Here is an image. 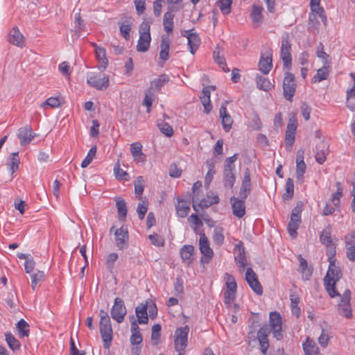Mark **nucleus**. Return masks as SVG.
Masks as SVG:
<instances>
[{
    "label": "nucleus",
    "mask_w": 355,
    "mask_h": 355,
    "mask_svg": "<svg viewBox=\"0 0 355 355\" xmlns=\"http://www.w3.org/2000/svg\"><path fill=\"white\" fill-rule=\"evenodd\" d=\"M343 276V272L340 268L334 264V300L337 302V311L339 315L350 318L352 315L350 304L351 291L346 288L343 293L336 288V282Z\"/></svg>",
    "instance_id": "nucleus-1"
},
{
    "label": "nucleus",
    "mask_w": 355,
    "mask_h": 355,
    "mask_svg": "<svg viewBox=\"0 0 355 355\" xmlns=\"http://www.w3.org/2000/svg\"><path fill=\"white\" fill-rule=\"evenodd\" d=\"M303 204L302 202H298L293 209L291 214L290 220L288 224L287 230L292 238L296 237L297 230L301 223V214L302 211Z\"/></svg>",
    "instance_id": "nucleus-2"
},
{
    "label": "nucleus",
    "mask_w": 355,
    "mask_h": 355,
    "mask_svg": "<svg viewBox=\"0 0 355 355\" xmlns=\"http://www.w3.org/2000/svg\"><path fill=\"white\" fill-rule=\"evenodd\" d=\"M291 43L288 33H285L282 36V44L280 56L282 60L284 67L287 69L291 68L292 56H291Z\"/></svg>",
    "instance_id": "nucleus-3"
},
{
    "label": "nucleus",
    "mask_w": 355,
    "mask_h": 355,
    "mask_svg": "<svg viewBox=\"0 0 355 355\" xmlns=\"http://www.w3.org/2000/svg\"><path fill=\"white\" fill-rule=\"evenodd\" d=\"M199 249L202 254L200 261L209 263L214 257V252L209 246V242L204 232L200 234Z\"/></svg>",
    "instance_id": "nucleus-4"
},
{
    "label": "nucleus",
    "mask_w": 355,
    "mask_h": 355,
    "mask_svg": "<svg viewBox=\"0 0 355 355\" xmlns=\"http://www.w3.org/2000/svg\"><path fill=\"white\" fill-rule=\"evenodd\" d=\"M283 91L284 98L291 102L296 91V81L294 75L289 72L285 73L283 80Z\"/></svg>",
    "instance_id": "nucleus-5"
},
{
    "label": "nucleus",
    "mask_w": 355,
    "mask_h": 355,
    "mask_svg": "<svg viewBox=\"0 0 355 355\" xmlns=\"http://www.w3.org/2000/svg\"><path fill=\"white\" fill-rule=\"evenodd\" d=\"M189 328L187 325L178 328L175 331V346L178 352H184L187 346Z\"/></svg>",
    "instance_id": "nucleus-6"
},
{
    "label": "nucleus",
    "mask_w": 355,
    "mask_h": 355,
    "mask_svg": "<svg viewBox=\"0 0 355 355\" xmlns=\"http://www.w3.org/2000/svg\"><path fill=\"white\" fill-rule=\"evenodd\" d=\"M126 313L127 310L123 300L119 297H116L110 311L113 320L118 323H121L124 320Z\"/></svg>",
    "instance_id": "nucleus-7"
},
{
    "label": "nucleus",
    "mask_w": 355,
    "mask_h": 355,
    "mask_svg": "<svg viewBox=\"0 0 355 355\" xmlns=\"http://www.w3.org/2000/svg\"><path fill=\"white\" fill-rule=\"evenodd\" d=\"M87 83L98 90H103L109 86V77L105 73L92 74L87 76Z\"/></svg>",
    "instance_id": "nucleus-8"
},
{
    "label": "nucleus",
    "mask_w": 355,
    "mask_h": 355,
    "mask_svg": "<svg viewBox=\"0 0 355 355\" xmlns=\"http://www.w3.org/2000/svg\"><path fill=\"white\" fill-rule=\"evenodd\" d=\"M327 254L329 264L327 272L324 277V285L330 297L333 298V254L329 248Z\"/></svg>",
    "instance_id": "nucleus-9"
},
{
    "label": "nucleus",
    "mask_w": 355,
    "mask_h": 355,
    "mask_svg": "<svg viewBox=\"0 0 355 355\" xmlns=\"http://www.w3.org/2000/svg\"><path fill=\"white\" fill-rule=\"evenodd\" d=\"M270 327L274 337L278 340L282 339V317L278 312L274 311L270 313Z\"/></svg>",
    "instance_id": "nucleus-10"
},
{
    "label": "nucleus",
    "mask_w": 355,
    "mask_h": 355,
    "mask_svg": "<svg viewBox=\"0 0 355 355\" xmlns=\"http://www.w3.org/2000/svg\"><path fill=\"white\" fill-rule=\"evenodd\" d=\"M245 280L248 282L252 290L258 295H261L263 293V288L260 284L257 274L251 268H248L245 272Z\"/></svg>",
    "instance_id": "nucleus-11"
},
{
    "label": "nucleus",
    "mask_w": 355,
    "mask_h": 355,
    "mask_svg": "<svg viewBox=\"0 0 355 355\" xmlns=\"http://www.w3.org/2000/svg\"><path fill=\"white\" fill-rule=\"evenodd\" d=\"M193 29L184 31L182 33V36L187 38V44L189 51L192 54H194L198 49L200 44V39L196 33L193 32Z\"/></svg>",
    "instance_id": "nucleus-12"
},
{
    "label": "nucleus",
    "mask_w": 355,
    "mask_h": 355,
    "mask_svg": "<svg viewBox=\"0 0 355 355\" xmlns=\"http://www.w3.org/2000/svg\"><path fill=\"white\" fill-rule=\"evenodd\" d=\"M245 200L238 198L234 196L230 198V203L232 209V214L239 218H242L245 214Z\"/></svg>",
    "instance_id": "nucleus-13"
},
{
    "label": "nucleus",
    "mask_w": 355,
    "mask_h": 355,
    "mask_svg": "<svg viewBox=\"0 0 355 355\" xmlns=\"http://www.w3.org/2000/svg\"><path fill=\"white\" fill-rule=\"evenodd\" d=\"M227 102L225 101L222 103L219 109V116L222 120V125L225 132H229L232 128V125L233 123V119L230 114H228L227 111Z\"/></svg>",
    "instance_id": "nucleus-14"
},
{
    "label": "nucleus",
    "mask_w": 355,
    "mask_h": 355,
    "mask_svg": "<svg viewBox=\"0 0 355 355\" xmlns=\"http://www.w3.org/2000/svg\"><path fill=\"white\" fill-rule=\"evenodd\" d=\"M251 191L250 171L249 168H245L241 187L239 191V196L243 200H245Z\"/></svg>",
    "instance_id": "nucleus-15"
},
{
    "label": "nucleus",
    "mask_w": 355,
    "mask_h": 355,
    "mask_svg": "<svg viewBox=\"0 0 355 355\" xmlns=\"http://www.w3.org/2000/svg\"><path fill=\"white\" fill-rule=\"evenodd\" d=\"M114 235L115 243L119 249L123 250L126 248L129 237L127 228L121 227L119 229H116Z\"/></svg>",
    "instance_id": "nucleus-16"
},
{
    "label": "nucleus",
    "mask_w": 355,
    "mask_h": 355,
    "mask_svg": "<svg viewBox=\"0 0 355 355\" xmlns=\"http://www.w3.org/2000/svg\"><path fill=\"white\" fill-rule=\"evenodd\" d=\"M17 136L20 140L21 145L24 146L28 144L35 135L33 133L31 127L26 125L18 130Z\"/></svg>",
    "instance_id": "nucleus-17"
},
{
    "label": "nucleus",
    "mask_w": 355,
    "mask_h": 355,
    "mask_svg": "<svg viewBox=\"0 0 355 355\" xmlns=\"http://www.w3.org/2000/svg\"><path fill=\"white\" fill-rule=\"evenodd\" d=\"M269 331L267 327H262L259 329L257 333V338L260 345L261 352L266 354L269 347V343L268 340V336Z\"/></svg>",
    "instance_id": "nucleus-18"
},
{
    "label": "nucleus",
    "mask_w": 355,
    "mask_h": 355,
    "mask_svg": "<svg viewBox=\"0 0 355 355\" xmlns=\"http://www.w3.org/2000/svg\"><path fill=\"white\" fill-rule=\"evenodd\" d=\"M329 145L324 141H320L316 145L315 159L322 164L326 160V156L329 154Z\"/></svg>",
    "instance_id": "nucleus-19"
},
{
    "label": "nucleus",
    "mask_w": 355,
    "mask_h": 355,
    "mask_svg": "<svg viewBox=\"0 0 355 355\" xmlns=\"http://www.w3.org/2000/svg\"><path fill=\"white\" fill-rule=\"evenodd\" d=\"M99 331L103 342V347L108 349L113 339V331L112 326L99 327Z\"/></svg>",
    "instance_id": "nucleus-20"
},
{
    "label": "nucleus",
    "mask_w": 355,
    "mask_h": 355,
    "mask_svg": "<svg viewBox=\"0 0 355 355\" xmlns=\"http://www.w3.org/2000/svg\"><path fill=\"white\" fill-rule=\"evenodd\" d=\"M173 12H177L173 7H168L167 12L164 15L163 25L165 31L168 33H171L173 30Z\"/></svg>",
    "instance_id": "nucleus-21"
},
{
    "label": "nucleus",
    "mask_w": 355,
    "mask_h": 355,
    "mask_svg": "<svg viewBox=\"0 0 355 355\" xmlns=\"http://www.w3.org/2000/svg\"><path fill=\"white\" fill-rule=\"evenodd\" d=\"M215 89L214 86H208L203 88L202 94L200 96V101L204 107V111L205 113L209 114L212 110V105L210 100V89Z\"/></svg>",
    "instance_id": "nucleus-22"
},
{
    "label": "nucleus",
    "mask_w": 355,
    "mask_h": 355,
    "mask_svg": "<svg viewBox=\"0 0 355 355\" xmlns=\"http://www.w3.org/2000/svg\"><path fill=\"white\" fill-rule=\"evenodd\" d=\"M8 42L13 45L19 47H23L24 44V37L19 31L17 27H14L10 31L8 35Z\"/></svg>",
    "instance_id": "nucleus-23"
},
{
    "label": "nucleus",
    "mask_w": 355,
    "mask_h": 355,
    "mask_svg": "<svg viewBox=\"0 0 355 355\" xmlns=\"http://www.w3.org/2000/svg\"><path fill=\"white\" fill-rule=\"evenodd\" d=\"M302 348L305 355H322L315 342L309 337L303 343Z\"/></svg>",
    "instance_id": "nucleus-24"
},
{
    "label": "nucleus",
    "mask_w": 355,
    "mask_h": 355,
    "mask_svg": "<svg viewBox=\"0 0 355 355\" xmlns=\"http://www.w3.org/2000/svg\"><path fill=\"white\" fill-rule=\"evenodd\" d=\"M296 163V178L299 181H302L303 175L306 168V166L304 162L303 152L297 151Z\"/></svg>",
    "instance_id": "nucleus-25"
},
{
    "label": "nucleus",
    "mask_w": 355,
    "mask_h": 355,
    "mask_svg": "<svg viewBox=\"0 0 355 355\" xmlns=\"http://www.w3.org/2000/svg\"><path fill=\"white\" fill-rule=\"evenodd\" d=\"M194 254V247L191 245H184L180 250V257L182 261L189 265L193 262Z\"/></svg>",
    "instance_id": "nucleus-26"
},
{
    "label": "nucleus",
    "mask_w": 355,
    "mask_h": 355,
    "mask_svg": "<svg viewBox=\"0 0 355 355\" xmlns=\"http://www.w3.org/2000/svg\"><path fill=\"white\" fill-rule=\"evenodd\" d=\"M178 203L175 204V210L178 216L184 218L190 211V202L187 200L177 198Z\"/></svg>",
    "instance_id": "nucleus-27"
},
{
    "label": "nucleus",
    "mask_w": 355,
    "mask_h": 355,
    "mask_svg": "<svg viewBox=\"0 0 355 355\" xmlns=\"http://www.w3.org/2000/svg\"><path fill=\"white\" fill-rule=\"evenodd\" d=\"M272 53H269L266 57L261 56L259 62V70L263 74H268L272 67Z\"/></svg>",
    "instance_id": "nucleus-28"
},
{
    "label": "nucleus",
    "mask_w": 355,
    "mask_h": 355,
    "mask_svg": "<svg viewBox=\"0 0 355 355\" xmlns=\"http://www.w3.org/2000/svg\"><path fill=\"white\" fill-rule=\"evenodd\" d=\"M95 49L96 57L100 64L99 68L105 69L108 64V60L106 57V51L104 48L97 46L96 44H92Z\"/></svg>",
    "instance_id": "nucleus-29"
},
{
    "label": "nucleus",
    "mask_w": 355,
    "mask_h": 355,
    "mask_svg": "<svg viewBox=\"0 0 355 355\" xmlns=\"http://www.w3.org/2000/svg\"><path fill=\"white\" fill-rule=\"evenodd\" d=\"M347 255L351 261H355V234L345 237Z\"/></svg>",
    "instance_id": "nucleus-30"
},
{
    "label": "nucleus",
    "mask_w": 355,
    "mask_h": 355,
    "mask_svg": "<svg viewBox=\"0 0 355 355\" xmlns=\"http://www.w3.org/2000/svg\"><path fill=\"white\" fill-rule=\"evenodd\" d=\"M159 58L163 61H166L168 59V53L170 49V40L168 37L162 36L160 44Z\"/></svg>",
    "instance_id": "nucleus-31"
},
{
    "label": "nucleus",
    "mask_w": 355,
    "mask_h": 355,
    "mask_svg": "<svg viewBox=\"0 0 355 355\" xmlns=\"http://www.w3.org/2000/svg\"><path fill=\"white\" fill-rule=\"evenodd\" d=\"M150 35H139L137 51L139 52L147 51L150 47Z\"/></svg>",
    "instance_id": "nucleus-32"
},
{
    "label": "nucleus",
    "mask_w": 355,
    "mask_h": 355,
    "mask_svg": "<svg viewBox=\"0 0 355 355\" xmlns=\"http://www.w3.org/2000/svg\"><path fill=\"white\" fill-rule=\"evenodd\" d=\"M147 304H140L136 307L135 312L139 324H147L148 321Z\"/></svg>",
    "instance_id": "nucleus-33"
},
{
    "label": "nucleus",
    "mask_w": 355,
    "mask_h": 355,
    "mask_svg": "<svg viewBox=\"0 0 355 355\" xmlns=\"http://www.w3.org/2000/svg\"><path fill=\"white\" fill-rule=\"evenodd\" d=\"M297 259L300 262V272L302 274V277L304 279L308 280L312 275V270L310 268H308L307 261L301 254L297 256Z\"/></svg>",
    "instance_id": "nucleus-34"
},
{
    "label": "nucleus",
    "mask_w": 355,
    "mask_h": 355,
    "mask_svg": "<svg viewBox=\"0 0 355 355\" xmlns=\"http://www.w3.org/2000/svg\"><path fill=\"white\" fill-rule=\"evenodd\" d=\"M236 248L238 250V254L235 256V261L242 270H244L248 264L245 255V249L243 246L239 245Z\"/></svg>",
    "instance_id": "nucleus-35"
},
{
    "label": "nucleus",
    "mask_w": 355,
    "mask_h": 355,
    "mask_svg": "<svg viewBox=\"0 0 355 355\" xmlns=\"http://www.w3.org/2000/svg\"><path fill=\"white\" fill-rule=\"evenodd\" d=\"M320 0H311L310 8L312 12H315L322 19V21L325 24L327 20L326 16L324 15V10L320 6Z\"/></svg>",
    "instance_id": "nucleus-36"
},
{
    "label": "nucleus",
    "mask_w": 355,
    "mask_h": 355,
    "mask_svg": "<svg viewBox=\"0 0 355 355\" xmlns=\"http://www.w3.org/2000/svg\"><path fill=\"white\" fill-rule=\"evenodd\" d=\"M329 75V67L324 66L323 67L318 69L316 74L313 77L311 80V83H320L324 80H326Z\"/></svg>",
    "instance_id": "nucleus-37"
},
{
    "label": "nucleus",
    "mask_w": 355,
    "mask_h": 355,
    "mask_svg": "<svg viewBox=\"0 0 355 355\" xmlns=\"http://www.w3.org/2000/svg\"><path fill=\"white\" fill-rule=\"evenodd\" d=\"M331 232V227L329 225L328 227L323 230L320 236V242L322 244L325 245L327 248H329L332 243Z\"/></svg>",
    "instance_id": "nucleus-38"
},
{
    "label": "nucleus",
    "mask_w": 355,
    "mask_h": 355,
    "mask_svg": "<svg viewBox=\"0 0 355 355\" xmlns=\"http://www.w3.org/2000/svg\"><path fill=\"white\" fill-rule=\"evenodd\" d=\"M223 232L224 229L220 226H216L214 228L212 239L216 245L220 246L223 243L225 240Z\"/></svg>",
    "instance_id": "nucleus-39"
},
{
    "label": "nucleus",
    "mask_w": 355,
    "mask_h": 355,
    "mask_svg": "<svg viewBox=\"0 0 355 355\" xmlns=\"http://www.w3.org/2000/svg\"><path fill=\"white\" fill-rule=\"evenodd\" d=\"M219 48L217 47L216 50L214 51L213 58L214 62L218 64V66L223 70L225 72H229L230 69L227 67L225 58L220 55Z\"/></svg>",
    "instance_id": "nucleus-40"
},
{
    "label": "nucleus",
    "mask_w": 355,
    "mask_h": 355,
    "mask_svg": "<svg viewBox=\"0 0 355 355\" xmlns=\"http://www.w3.org/2000/svg\"><path fill=\"white\" fill-rule=\"evenodd\" d=\"M144 183L145 182L142 176L137 177L135 181V193L136 198L139 200H142L141 195L144 189Z\"/></svg>",
    "instance_id": "nucleus-41"
},
{
    "label": "nucleus",
    "mask_w": 355,
    "mask_h": 355,
    "mask_svg": "<svg viewBox=\"0 0 355 355\" xmlns=\"http://www.w3.org/2000/svg\"><path fill=\"white\" fill-rule=\"evenodd\" d=\"M223 184L225 188L232 189L236 181L234 173L223 171Z\"/></svg>",
    "instance_id": "nucleus-42"
},
{
    "label": "nucleus",
    "mask_w": 355,
    "mask_h": 355,
    "mask_svg": "<svg viewBox=\"0 0 355 355\" xmlns=\"http://www.w3.org/2000/svg\"><path fill=\"white\" fill-rule=\"evenodd\" d=\"M256 83L259 89L266 92L269 91L273 87L268 79L259 75L257 76Z\"/></svg>",
    "instance_id": "nucleus-43"
},
{
    "label": "nucleus",
    "mask_w": 355,
    "mask_h": 355,
    "mask_svg": "<svg viewBox=\"0 0 355 355\" xmlns=\"http://www.w3.org/2000/svg\"><path fill=\"white\" fill-rule=\"evenodd\" d=\"M130 152L135 160L139 161L144 155L142 153V145L139 142H135L130 145Z\"/></svg>",
    "instance_id": "nucleus-44"
},
{
    "label": "nucleus",
    "mask_w": 355,
    "mask_h": 355,
    "mask_svg": "<svg viewBox=\"0 0 355 355\" xmlns=\"http://www.w3.org/2000/svg\"><path fill=\"white\" fill-rule=\"evenodd\" d=\"M224 279H225V284H226V291L236 292V288H237V285H236L235 279L233 277V275H232L229 273H225V276H224Z\"/></svg>",
    "instance_id": "nucleus-45"
},
{
    "label": "nucleus",
    "mask_w": 355,
    "mask_h": 355,
    "mask_svg": "<svg viewBox=\"0 0 355 355\" xmlns=\"http://www.w3.org/2000/svg\"><path fill=\"white\" fill-rule=\"evenodd\" d=\"M114 173L115 177L117 180H129V174L124 171L121 168L119 161L116 162L114 167Z\"/></svg>",
    "instance_id": "nucleus-46"
},
{
    "label": "nucleus",
    "mask_w": 355,
    "mask_h": 355,
    "mask_svg": "<svg viewBox=\"0 0 355 355\" xmlns=\"http://www.w3.org/2000/svg\"><path fill=\"white\" fill-rule=\"evenodd\" d=\"M116 205L119 218L125 219L127 215V207L125 200L118 198L116 202Z\"/></svg>",
    "instance_id": "nucleus-47"
},
{
    "label": "nucleus",
    "mask_w": 355,
    "mask_h": 355,
    "mask_svg": "<svg viewBox=\"0 0 355 355\" xmlns=\"http://www.w3.org/2000/svg\"><path fill=\"white\" fill-rule=\"evenodd\" d=\"M294 194V183L291 178H288L286 183V192L283 195L284 200L291 199Z\"/></svg>",
    "instance_id": "nucleus-48"
},
{
    "label": "nucleus",
    "mask_w": 355,
    "mask_h": 355,
    "mask_svg": "<svg viewBox=\"0 0 355 355\" xmlns=\"http://www.w3.org/2000/svg\"><path fill=\"white\" fill-rule=\"evenodd\" d=\"M157 126L162 133L168 137H171L173 135V128L168 123L163 121L157 122Z\"/></svg>",
    "instance_id": "nucleus-49"
},
{
    "label": "nucleus",
    "mask_w": 355,
    "mask_h": 355,
    "mask_svg": "<svg viewBox=\"0 0 355 355\" xmlns=\"http://www.w3.org/2000/svg\"><path fill=\"white\" fill-rule=\"evenodd\" d=\"M8 165L10 166L11 173H13L19 167V158L18 153H12L10 155Z\"/></svg>",
    "instance_id": "nucleus-50"
},
{
    "label": "nucleus",
    "mask_w": 355,
    "mask_h": 355,
    "mask_svg": "<svg viewBox=\"0 0 355 355\" xmlns=\"http://www.w3.org/2000/svg\"><path fill=\"white\" fill-rule=\"evenodd\" d=\"M263 8L260 6L253 5L252 11L250 15L251 19L254 22L259 23L262 19Z\"/></svg>",
    "instance_id": "nucleus-51"
},
{
    "label": "nucleus",
    "mask_w": 355,
    "mask_h": 355,
    "mask_svg": "<svg viewBox=\"0 0 355 355\" xmlns=\"http://www.w3.org/2000/svg\"><path fill=\"white\" fill-rule=\"evenodd\" d=\"M96 153V146H94L91 148V149L89 150L87 156L83 160L82 164H81V167L82 168L87 167L91 164V162H92L94 158L95 157Z\"/></svg>",
    "instance_id": "nucleus-52"
},
{
    "label": "nucleus",
    "mask_w": 355,
    "mask_h": 355,
    "mask_svg": "<svg viewBox=\"0 0 355 355\" xmlns=\"http://www.w3.org/2000/svg\"><path fill=\"white\" fill-rule=\"evenodd\" d=\"M5 336L6 340L11 349L16 350L20 348V343L10 333H6Z\"/></svg>",
    "instance_id": "nucleus-53"
},
{
    "label": "nucleus",
    "mask_w": 355,
    "mask_h": 355,
    "mask_svg": "<svg viewBox=\"0 0 355 355\" xmlns=\"http://www.w3.org/2000/svg\"><path fill=\"white\" fill-rule=\"evenodd\" d=\"M161 326L159 324H155L152 327L151 340L153 345H157L159 343L160 338Z\"/></svg>",
    "instance_id": "nucleus-54"
},
{
    "label": "nucleus",
    "mask_w": 355,
    "mask_h": 355,
    "mask_svg": "<svg viewBox=\"0 0 355 355\" xmlns=\"http://www.w3.org/2000/svg\"><path fill=\"white\" fill-rule=\"evenodd\" d=\"M17 328L19 334H21V337H25L28 336L29 325L24 319H21L17 322Z\"/></svg>",
    "instance_id": "nucleus-55"
},
{
    "label": "nucleus",
    "mask_w": 355,
    "mask_h": 355,
    "mask_svg": "<svg viewBox=\"0 0 355 355\" xmlns=\"http://www.w3.org/2000/svg\"><path fill=\"white\" fill-rule=\"evenodd\" d=\"M74 24L76 28V34L80 36V32L84 30L85 27V24L84 23V20L82 19L80 13H76L74 16Z\"/></svg>",
    "instance_id": "nucleus-56"
},
{
    "label": "nucleus",
    "mask_w": 355,
    "mask_h": 355,
    "mask_svg": "<svg viewBox=\"0 0 355 355\" xmlns=\"http://www.w3.org/2000/svg\"><path fill=\"white\" fill-rule=\"evenodd\" d=\"M232 0H219L218 6L224 15H227L231 12V5Z\"/></svg>",
    "instance_id": "nucleus-57"
},
{
    "label": "nucleus",
    "mask_w": 355,
    "mask_h": 355,
    "mask_svg": "<svg viewBox=\"0 0 355 355\" xmlns=\"http://www.w3.org/2000/svg\"><path fill=\"white\" fill-rule=\"evenodd\" d=\"M100 322L99 327L112 326L110 318L105 310L101 309L99 311Z\"/></svg>",
    "instance_id": "nucleus-58"
},
{
    "label": "nucleus",
    "mask_w": 355,
    "mask_h": 355,
    "mask_svg": "<svg viewBox=\"0 0 355 355\" xmlns=\"http://www.w3.org/2000/svg\"><path fill=\"white\" fill-rule=\"evenodd\" d=\"M120 33L121 35L126 40L130 38V32L131 30V24L128 21H124L120 24L119 27Z\"/></svg>",
    "instance_id": "nucleus-59"
},
{
    "label": "nucleus",
    "mask_w": 355,
    "mask_h": 355,
    "mask_svg": "<svg viewBox=\"0 0 355 355\" xmlns=\"http://www.w3.org/2000/svg\"><path fill=\"white\" fill-rule=\"evenodd\" d=\"M148 202L144 200H142L141 202L138 204L137 212L138 213L139 218L140 220L144 219L148 211Z\"/></svg>",
    "instance_id": "nucleus-60"
},
{
    "label": "nucleus",
    "mask_w": 355,
    "mask_h": 355,
    "mask_svg": "<svg viewBox=\"0 0 355 355\" xmlns=\"http://www.w3.org/2000/svg\"><path fill=\"white\" fill-rule=\"evenodd\" d=\"M343 196V188L340 182L336 184V191L334 193V208L340 209V198Z\"/></svg>",
    "instance_id": "nucleus-61"
},
{
    "label": "nucleus",
    "mask_w": 355,
    "mask_h": 355,
    "mask_svg": "<svg viewBox=\"0 0 355 355\" xmlns=\"http://www.w3.org/2000/svg\"><path fill=\"white\" fill-rule=\"evenodd\" d=\"M46 105L51 108L58 107L60 105V101L57 97H50L41 105V107L44 108Z\"/></svg>",
    "instance_id": "nucleus-62"
},
{
    "label": "nucleus",
    "mask_w": 355,
    "mask_h": 355,
    "mask_svg": "<svg viewBox=\"0 0 355 355\" xmlns=\"http://www.w3.org/2000/svg\"><path fill=\"white\" fill-rule=\"evenodd\" d=\"M347 106L351 110L355 109V90H347Z\"/></svg>",
    "instance_id": "nucleus-63"
},
{
    "label": "nucleus",
    "mask_w": 355,
    "mask_h": 355,
    "mask_svg": "<svg viewBox=\"0 0 355 355\" xmlns=\"http://www.w3.org/2000/svg\"><path fill=\"white\" fill-rule=\"evenodd\" d=\"M169 80L168 76H162V77L155 79L151 82L152 87H154L157 89H160Z\"/></svg>",
    "instance_id": "nucleus-64"
}]
</instances>
